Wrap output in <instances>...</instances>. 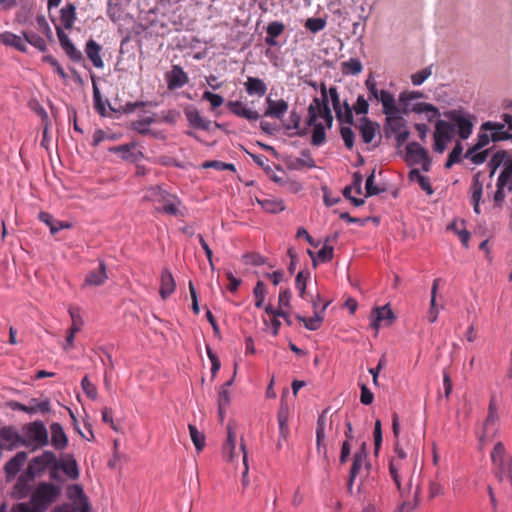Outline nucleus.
<instances>
[{"label": "nucleus", "instance_id": "obj_1", "mask_svg": "<svg viewBox=\"0 0 512 512\" xmlns=\"http://www.w3.org/2000/svg\"><path fill=\"white\" fill-rule=\"evenodd\" d=\"M48 467L52 468L51 478H55L58 469L57 457L51 451H45L41 455L33 458L27 469L20 475L16 487L28 488L29 484L44 472Z\"/></svg>", "mask_w": 512, "mask_h": 512}, {"label": "nucleus", "instance_id": "obj_2", "mask_svg": "<svg viewBox=\"0 0 512 512\" xmlns=\"http://www.w3.org/2000/svg\"><path fill=\"white\" fill-rule=\"evenodd\" d=\"M379 96L378 100L382 103L385 115L395 114L396 112L409 113L416 111V103H412L416 99L414 92L401 93L398 103H396L394 96L386 90H380Z\"/></svg>", "mask_w": 512, "mask_h": 512}, {"label": "nucleus", "instance_id": "obj_3", "mask_svg": "<svg viewBox=\"0 0 512 512\" xmlns=\"http://www.w3.org/2000/svg\"><path fill=\"white\" fill-rule=\"evenodd\" d=\"M321 98L315 97L308 106L307 125H312L317 119L322 118L327 127L331 128L333 124V116L329 107L327 88L325 83L320 85Z\"/></svg>", "mask_w": 512, "mask_h": 512}, {"label": "nucleus", "instance_id": "obj_4", "mask_svg": "<svg viewBox=\"0 0 512 512\" xmlns=\"http://www.w3.org/2000/svg\"><path fill=\"white\" fill-rule=\"evenodd\" d=\"M23 440L25 447H31L32 450L42 448L49 443L48 431L42 421H34L25 424L22 427Z\"/></svg>", "mask_w": 512, "mask_h": 512}, {"label": "nucleus", "instance_id": "obj_5", "mask_svg": "<svg viewBox=\"0 0 512 512\" xmlns=\"http://www.w3.org/2000/svg\"><path fill=\"white\" fill-rule=\"evenodd\" d=\"M61 490L51 483H40L31 496L34 512H45L56 501Z\"/></svg>", "mask_w": 512, "mask_h": 512}, {"label": "nucleus", "instance_id": "obj_6", "mask_svg": "<svg viewBox=\"0 0 512 512\" xmlns=\"http://www.w3.org/2000/svg\"><path fill=\"white\" fill-rule=\"evenodd\" d=\"M144 199L161 204V207L156 208L157 211L175 216L179 214L181 201L176 196L171 195L160 187L148 189Z\"/></svg>", "mask_w": 512, "mask_h": 512}, {"label": "nucleus", "instance_id": "obj_7", "mask_svg": "<svg viewBox=\"0 0 512 512\" xmlns=\"http://www.w3.org/2000/svg\"><path fill=\"white\" fill-rule=\"evenodd\" d=\"M406 114L407 113L404 112H396L395 114L386 115V133H391L395 136L398 146L403 145L409 136V131L406 128L403 118V115Z\"/></svg>", "mask_w": 512, "mask_h": 512}, {"label": "nucleus", "instance_id": "obj_8", "mask_svg": "<svg viewBox=\"0 0 512 512\" xmlns=\"http://www.w3.org/2000/svg\"><path fill=\"white\" fill-rule=\"evenodd\" d=\"M445 116L453 122L461 139L466 140L469 138L472 133L473 123L468 113L465 114L461 110H451L446 112Z\"/></svg>", "mask_w": 512, "mask_h": 512}, {"label": "nucleus", "instance_id": "obj_9", "mask_svg": "<svg viewBox=\"0 0 512 512\" xmlns=\"http://www.w3.org/2000/svg\"><path fill=\"white\" fill-rule=\"evenodd\" d=\"M9 406L12 410L22 411L31 415L36 414L38 412L46 414L49 413L51 410V404L49 399L39 401L36 398H32L30 399L28 405L13 401L9 404Z\"/></svg>", "mask_w": 512, "mask_h": 512}, {"label": "nucleus", "instance_id": "obj_10", "mask_svg": "<svg viewBox=\"0 0 512 512\" xmlns=\"http://www.w3.org/2000/svg\"><path fill=\"white\" fill-rule=\"evenodd\" d=\"M370 317L371 327L375 329L376 334L381 326H390L395 319V316L388 304L381 307H375L371 311Z\"/></svg>", "mask_w": 512, "mask_h": 512}, {"label": "nucleus", "instance_id": "obj_11", "mask_svg": "<svg viewBox=\"0 0 512 512\" xmlns=\"http://www.w3.org/2000/svg\"><path fill=\"white\" fill-rule=\"evenodd\" d=\"M0 439L4 442L5 448L8 450L24 446L23 434L20 435L12 426H4L0 429Z\"/></svg>", "mask_w": 512, "mask_h": 512}, {"label": "nucleus", "instance_id": "obj_12", "mask_svg": "<svg viewBox=\"0 0 512 512\" xmlns=\"http://www.w3.org/2000/svg\"><path fill=\"white\" fill-rule=\"evenodd\" d=\"M267 108L264 112V116L282 119L287 113L289 105L284 99L273 100L271 97L266 98Z\"/></svg>", "mask_w": 512, "mask_h": 512}, {"label": "nucleus", "instance_id": "obj_13", "mask_svg": "<svg viewBox=\"0 0 512 512\" xmlns=\"http://www.w3.org/2000/svg\"><path fill=\"white\" fill-rule=\"evenodd\" d=\"M226 105L228 110L238 117L249 121H256L260 118L257 111L247 108L241 101H228Z\"/></svg>", "mask_w": 512, "mask_h": 512}, {"label": "nucleus", "instance_id": "obj_14", "mask_svg": "<svg viewBox=\"0 0 512 512\" xmlns=\"http://www.w3.org/2000/svg\"><path fill=\"white\" fill-rule=\"evenodd\" d=\"M236 437L235 426L229 422L227 425V439L222 447L223 457L229 462H233L235 459Z\"/></svg>", "mask_w": 512, "mask_h": 512}, {"label": "nucleus", "instance_id": "obj_15", "mask_svg": "<svg viewBox=\"0 0 512 512\" xmlns=\"http://www.w3.org/2000/svg\"><path fill=\"white\" fill-rule=\"evenodd\" d=\"M167 85L170 90L183 87L188 83L189 78L180 66H173L172 70L166 75Z\"/></svg>", "mask_w": 512, "mask_h": 512}, {"label": "nucleus", "instance_id": "obj_16", "mask_svg": "<svg viewBox=\"0 0 512 512\" xmlns=\"http://www.w3.org/2000/svg\"><path fill=\"white\" fill-rule=\"evenodd\" d=\"M329 304L330 302L326 301L322 305L320 311H315L312 317L306 318L304 316L297 315L296 318L304 324L306 329L311 331L318 330L322 325V322L324 320V313Z\"/></svg>", "mask_w": 512, "mask_h": 512}, {"label": "nucleus", "instance_id": "obj_17", "mask_svg": "<svg viewBox=\"0 0 512 512\" xmlns=\"http://www.w3.org/2000/svg\"><path fill=\"white\" fill-rule=\"evenodd\" d=\"M244 88L249 96L262 97L267 92V85L265 82L257 77L249 76L244 82Z\"/></svg>", "mask_w": 512, "mask_h": 512}, {"label": "nucleus", "instance_id": "obj_18", "mask_svg": "<svg viewBox=\"0 0 512 512\" xmlns=\"http://www.w3.org/2000/svg\"><path fill=\"white\" fill-rule=\"evenodd\" d=\"M110 151L119 154L122 159L131 162H136L143 156L140 151L136 150L135 143H129L113 147L110 149Z\"/></svg>", "mask_w": 512, "mask_h": 512}, {"label": "nucleus", "instance_id": "obj_19", "mask_svg": "<svg viewBox=\"0 0 512 512\" xmlns=\"http://www.w3.org/2000/svg\"><path fill=\"white\" fill-rule=\"evenodd\" d=\"M51 444L57 450H63L68 444V438L61 424L55 422L50 425Z\"/></svg>", "mask_w": 512, "mask_h": 512}, {"label": "nucleus", "instance_id": "obj_20", "mask_svg": "<svg viewBox=\"0 0 512 512\" xmlns=\"http://www.w3.org/2000/svg\"><path fill=\"white\" fill-rule=\"evenodd\" d=\"M185 115H186V118H187L188 122L190 123V125L193 126L194 128L201 129V130H209L210 129L211 121L203 118L201 116L200 112L196 108L189 107V108L185 109Z\"/></svg>", "mask_w": 512, "mask_h": 512}, {"label": "nucleus", "instance_id": "obj_21", "mask_svg": "<svg viewBox=\"0 0 512 512\" xmlns=\"http://www.w3.org/2000/svg\"><path fill=\"white\" fill-rule=\"evenodd\" d=\"M107 280L106 265L104 262H100L96 270L90 271L84 281V285L87 286H100Z\"/></svg>", "mask_w": 512, "mask_h": 512}, {"label": "nucleus", "instance_id": "obj_22", "mask_svg": "<svg viewBox=\"0 0 512 512\" xmlns=\"http://www.w3.org/2000/svg\"><path fill=\"white\" fill-rule=\"evenodd\" d=\"M101 50H102V47L93 39H90L89 41H87L86 47H85V53L96 68L104 67V62L100 55Z\"/></svg>", "mask_w": 512, "mask_h": 512}, {"label": "nucleus", "instance_id": "obj_23", "mask_svg": "<svg viewBox=\"0 0 512 512\" xmlns=\"http://www.w3.org/2000/svg\"><path fill=\"white\" fill-rule=\"evenodd\" d=\"M176 288V284L171 272L168 269H164L161 273V286H160V296L162 299L168 298Z\"/></svg>", "mask_w": 512, "mask_h": 512}, {"label": "nucleus", "instance_id": "obj_24", "mask_svg": "<svg viewBox=\"0 0 512 512\" xmlns=\"http://www.w3.org/2000/svg\"><path fill=\"white\" fill-rule=\"evenodd\" d=\"M455 133V125L453 122L444 121V120H437L435 123V132L434 136L444 138L446 141H451L454 137Z\"/></svg>", "mask_w": 512, "mask_h": 512}, {"label": "nucleus", "instance_id": "obj_25", "mask_svg": "<svg viewBox=\"0 0 512 512\" xmlns=\"http://www.w3.org/2000/svg\"><path fill=\"white\" fill-rule=\"evenodd\" d=\"M39 219L49 227L51 234H56L62 229H68L71 227L70 223L56 220L48 212H40Z\"/></svg>", "mask_w": 512, "mask_h": 512}, {"label": "nucleus", "instance_id": "obj_26", "mask_svg": "<svg viewBox=\"0 0 512 512\" xmlns=\"http://www.w3.org/2000/svg\"><path fill=\"white\" fill-rule=\"evenodd\" d=\"M418 118H425L427 121L432 122L439 120V109L430 103L418 102L417 105Z\"/></svg>", "mask_w": 512, "mask_h": 512}, {"label": "nucleus", "instance_id": "obj_27", "mask_svg": "<svg viewBox=\"0 0 512 512\" xmlns=\"http://www.w3.org/2000/svg\"><path fill=\"white\" fill-rule=\"evenodd\" d=\"M0 43L6 46H12L21 52H25L27 49L25 41L21 36L8 31L0 34Z\"/></svg>", "mask_w": 512, "mask_h": 512}, {"label": "nucleus", "instance_id": "obj_28", "mask_svg": "<svg viewBox=\"0 0 512 512\" xmlns=\"http://www.w3.org/2000/svg\"><path fill=\"white\" fill-rule=\"evenodd\" d=\"M27 460V453L24 451L18 452L11 460L5 465V472L8 476H15L20 468Z\"/></svg>", "mask_w": 512, "mask_h": 512}, {"label": "nucleus", "instance_id": "obj_29", "mask_svg": "<svg viewBox=\"0 0 512 512\" xmlns=\"http://www.w3.org/2000/svg\"><path fill=\"white\" fill-rule=\"evenodd\" d=\"M366 456H367L366 447H365V443H363L361 446V449L355 453L354 458H353V463H352V467H351L350 475H349L350 485L352 484L353 480L356 478L357 474L361 470V468L366 460Z\"/></svg>", "mask_w": 512, "mask_h": 512}, {"label": "nucleus", "instance_id": "obj_30", "mask_svg": "<svg viewBox=\"0 0 512 512\" xmlns=\"http://www.w3.org/2000/svg\"><path fill=\"white\" fill-rule=\"evenodd\" d=\"M358 129L365 143L368 144L372 142L375 137L377 127L371 120H369L367 117L361 118Z\"/></svg>", "mask_w": 512, "mask_h": 512}, {"label": "nucleus", "instance_id": "obj_31", "mask_svg": "<svg viewBox=\"0 0 512 512\" xmlns=\"http://www.w3.org/2000/svg\"><path fill=\"white\" fill-rule=\"evenodd\" d=\"M76 20V7L68 3L60 10V23L65 29H71Z\"/></svg>", "mask_w": 512, "mask_h": 512}, {"label": "nucleus", "instance_id": "obj_32", "mask_svg": "<svg viewBox=\"0 0 512 512\" xmlns=\"http://www.w3.org/2000/svg\"><path fill=\"white\" fill-rule=\"evenodd\" d=\"M285 30V25L279 21L270 22L266 28V44L275 46L277 44L276 38L279 37Z\"/></svg>", "mask_w": 512, "mask_h": 512}, {"label": "nucleus", "instance_id": "obj_33", "mask_svg": "<svg viewBox=\"0 0 512 512\" xmlns=\"http://www.w3.org/2000/svg\"><path fill=\"white\" fill-rule=\"evenodd\" d=\"M404 159L410 167L409 179L411 181L416 180V142H410L405 148Z\"/></svg>", "mask_w": 512, "mask_h": 512}, {"label": "nucleus", "instance_id": "obj_34", "mask_svg": "<svg viewBox=\"0 0 512 512\" xmlns=\"http://www.w3.org/2000/svg\"><path fill=\"white\" fill-rule=\"evenodd\" d=\"M510 158V154L505 150L497 151L488 162V166L490 168V176L492 177L496 170L503 165L506 167V163H508V159Z\"/></svg>", "mask_w": 512, "mask_h": 512}, {"label": "nucleus", "instance_id": "obj_35", "mask_svg": "<svg viewBox=\"0 0 512 512\" xmlns=\"http://www.w3.org/2000/svg\"><path fill=\"white\" fill-rule=\"evenodd\" d=\"M341 70L345 75H358L362 72L363 66L359 59L350 58L342 63Z\"/></svg>", "mask_w": 512, "mask_h": 512}, {"label": "nucleus", "instance_id": "obj_36", "mask_svg": "<svg viewBox=\"0 0 512 512\" xmlns=\"http://www.w3.org/2000/svg\"><path fill=\"white\" fill-rule=\"evenodd\" d=\"M463 146L461 142L457 141L453 149L448 155L447 161L444 165L446 169H450L454 164L462 161Z\"/></svg>", "mask_w": 512, "mask_h": 512}, {"label": "nucleus", "instance_id": "obj_37", "mask_svg": "<svg viewBox=\"0 0 512 512\" xmlns=\"http://www.w3.org/2000/svg\"><path fill=\"white\" fill-rule=\"evenodd\" d=\"M479 178L480 173H477L473 176L472 184L470 187L472 203H480L482 198L483 184Z\"/></svg>", "mask_w": 512, "mask_h": 512}, {"label": "nucleus", "instance_id": "obj_38", "mask_svg": "<svg viewBox=\"0 0 512 512\" xmlns=\"http://www.w3.org/2000/svg\"><path fill=\"white\" fill-rule=\"evenodd\" d=\"M313 132L311 137V144L314 146H320L326 141V133L322 123L314 122L312 124Z\"/></svg>", "mask_w": 512, "mask_h": 512}, {"label": "nucleus", "instance_id": "obj_39", "mask_svg": "<svg viewBox=\"0 0 512 512\" xmlns=\"http://www.w3.org/2000/svg\"><path fill=\"white\" fill-rule=\"evenodd\" d=\"M498 467L496 476L502 481L505 477L508 478L512 484V459L507 458L504 463L495 464Z\"/></svg>", "mask_w": 512, "mask_h": 512}, {"label": "nucleus", "instance_id": "obj_40", "mask_svg": "<svg viewBox=\"0 0 512 512\" xmlns=\"http://www.w3.org/2000/svg\"><path fill=\"white\" fill-rule=\"evenodd\" d=\"M155 122V119L152 117H147L144 119L133 121L131 127L133 130L137 131L139 134L148 135L151 134V130L149 126Z\"/></svg>", "mask_w": 512, "mask_h": 512}, {"label": "nucleus", "instance_id": "obj_41", "mask_svg": "<svg viewBox=\"0 0 512 512\" xmlns=\"http://www.w3.org/2000/svg\"><path fill=\"white\" fill-rule=\"evenodd\" d=\"M23 36H24L23 40L25 41V44L29 43V44L33 45L35 48L39 49L40 51L45 50L46 41L38 34L29 31V32H24Z\"/></svg>", "mask_w": 512, "mask_h": 512}, {"label": "nucleus", "instance_id": "obj_42", "mask_svg": "<svg viewBox=\"0 0 512 512\" xmlns=\"http://www.w3.org/2000/svg\"><path fill=\"white\" fill-rule=\"evenodd\" d=\"M233 379L228 380L225 382L218 393V406L227 407L230 404L231 401V395L229 391V387L232 385Z\"/></svg>", "mask_w": 512, "mask_h": 512}, {"label": "nucleus", "instance_id": "obj_43", "mask_svg": "<svg viewBox=\"0 0 512 512\" xmlns=\"http://www.w3.org/2000/svg\"><path fill=\"white\" fill-rule=\"evenodd\" d=\"M189 433L191 440L198 451H201L205 446V436L200 432L195 425L189 424Z\"/></svg>", "mask_w": 512, "mask_h": 512}, {"label": "nucleus", "instance_id": "obj_44", "mask_svg": "<svg viewBox=\"0 0 512 512\" xmlns=\"http://www.w3.org/2000/svg\"><path fill=\"white\" fill-rule=\"evenodd\" d=\"M68 496L70 499H73L76 501V499H79L80 505H83V509H86L88 507V504L86 502V497L84 495L83 489L79 485H72L67 490ZM81 512H85L82 510Z\"/></svg>", "mask_w": 512, "mask_h": 512}, {"label": "nucleus", "instance_id": "obj_45", "mask_svg": "<svg viewBox=\"0 0 512 512\" xmlns=\"http://www.w3.org/2000/svg\"><path fill=\"white\" fill-rule=\"evenodd\" d=\"M309 277H310L309 271H300L296 276L295 286H296V289L299 291V296L303 299L306 296V286H307V281H308Z\"/></svg>", "mask_w": 512, "mask_h": 512}, {"label": "nucleus", "instance_id": "obj_46", "mask_svg": "<svg viewBox=\"0 0 512 512\" xmlns=\"http://www.w3.org/2000/svg\"><path fill=\"white\" fill-rule=\"evenodd\" d=\"M93 100H94V108L95 110L102 116H105L106 115V108H105V103L102 99V96H101V93H100V90L97 86V84L95 83V81L93 80Z\"/></svg>", "mask_w": 512, "mask_h": 512}, {"label": "nucleus", "instance_id": "obj_47", "mask_svg": "<svg viewBox=\"0 0 512 512\" xmlns=\"http://www.w3.org/2000/svg\"><path fill=\"white\" fill-rule=\"evenodd\" d=\"M81 387L84 393L92 400H96L98 397V390L94 383L91 382L89 377L85 375L81 381Z\"/></svg>", "mask_w": 512, "mask_h": 512}, {"label": "nucleus", "instance_id": "obj_48", "mask_svg": "<svg viewBox=\"0 0 512 512\" xmlns=\"http://www.w3.org/2000/svg\"><path fill=\"white\" fill-rule=\"evenodd\" d=\"M61 469L71 479H77L79 476L77 463L73 459L63 461Z\"/></svg>", "mask_w": 512, "mask_h": 512}, {"label": "nucleus", "instance_id": "obj_49", "mask_svg": "<svg viewBox=\"0 0 512 512\" xmlns=\"http://www.w3.org/2000/svg\"><path fill=\"white\" fill-rule=\"evenodd\" d=\"M253 294L256 299L255 306L261 308L264 304L266 296V286L262 281H258L253 289Z\"/></svg>", "mask_w": 512, "mask_h": 512}, {"label": "nucleus", "instance_id": "obj_50", "mask_svg": "<svg viewBox=\"0 0 512 512\" xmlns=\"http://www.w3.org/2000/svg\"><path fill=\"white\" fill-rule=\"evenodd\" d=\"M304 26L310 32L317 33L325 28L326 20L323 18H308Z\"/></svg>", "mask_w": 512, "mask_h": 512}, {"label": "nucleus", "instance_id": "obj_51", "mask_svg": "<svg viewBox=\"0 0 512 512\" xmlns=\"http://www.w3.org/2000/svg\"><path fill=\"white\" fill-rule=\"evenodd\" d=\"M336 118L340 123L353 124V110L347 101L341 107V115L336 116Z\"/></svg>", "mask_w": 512, "mask_h": 512}, {"label": "nucleus", "instance_id": "obj_52", "mask_svg": "<svg viewBox=\"0 0 512 512\" xmlns=\"http://www.w3.org/2000/svg\"><path fill=\"white\" fill-rule=\"evenodd\" d=\"M262 208L270 213H277L284 209L282 202L271 199L257 200Z\"/></svg>", "mask_w": 512, "mask_h": 512}, {"label": "nucleus", "instance_id": "obj_53", "mask_svg": "<svg viewBox=\"0 0 512 512\" xmlns=\"http://www.w3.org/2000/svg\"><path fill=\"white\" fill-rule=\"evenodd\" d=\"M417 159L418 165L420 164L422 166V170L425 172L429 171L431 166V159L427 150L424 147H421L419 144L417 149Z\"/></svg>", "mask_w": 512, "mask_h": 512}, {"label": "nucleus", "instance_id": "obj_54", "mask_svg": "<svg viewBox=\"0 0 512 512\" xmlns=\"http://www.w3.org/2000/svg\"><path fill=\"white\" fill-rule=\"evenodd\" d=\"M509 183L507 179L499 175L497 179V190L494 194V201L497 205H501V203L505 199L504 187Z\"/></svg>", "mask_w": 512, "mask_h": 512}, {"label": "nucleus", "instance_id": "obj_55", "mask_svg": "<svg viewBox=\"0 0 512 512\" xmlns=\"http://www.w3.org/2000/svg\"><path fill=\"white\" fill-rule=\"evenodd\" d=\"M481 131H498L503 134H511L508 130H506L505 122H494V121H486L480 126Z\"/></svg>", "mask_w": 512, "mask_h": 512}, {"label": "nucleus", "instance_id": "obj_56", "mask_svg": "<svg viewBox=\"0 0 512 512\" xmlns=\"http://www.w3.org/2000/svg\"><path fill=\"white\" fill-rule=\"evenodd\" d=\"M329 239L325 241L324 246L317 253V261L322 263H326L332 260L334 249L332 246L328 245Z\"/></svg>", "mask_w": 512, "mask_h": 512}, {"label": "nucleus", "instance_id": "obj_57", "mask_svg": "<svg viewBox=\"0 0 512 512\" xmlns=\"http://www.w3.org/2000/svg\"><path fill=\"white\" fill-rule=\"evenodd\" d=\"M390 473H391V476H392L393 480L395 481V483L397 485V488H398L399 493H400V497L404 498L407 494H410V491H411V488H412V479L409 480V483L407 484V487L402 488L401 487V483L399 481V476H398L397 470L394 468L393 465L390 466Z\"/></svg>", "mask_w": 512, "mask_h": 512}, {"label": "nucleus", "instance_id": "obj_58", "mask_svg": "<svg viewBox=\"0 0 512 512\" xmlns=\"http://www.w3.org/2000/svg\"><path fill=\"white\" fill-rule=\"evenodd\" d=\"M68 312L72 320L70 328L73 329L74 331H80L83 325V320L81 318L79 309L76 307H70L68 309Z\"/></svg>", "mask_w": 512, "mask_h": 512}, {"label": "nucleus", "instance_id": "obj_59", "mask_svg": "<svg viewBox=\"0 0 512 512\" xmlns=\"http://www.w3.org/2000/svg\"><path fill=\"white\" fill-rule=\"evenodd\" d=\"M327 94L331 98L332 106H333L336 116L341 115V107L343 104L340 101V97H339L337 88L335 86L330 87L329 90L327 91Z\"/></svg>", "mask_w": 512, "mask_h": 512}, {"label": "nucleus", "instance_id": "obj_60", "mask_svg": "<svg viewBox=\"0 0 512 512\" xmlns=\"http://www.w3.org/2000/svg\"><path fill=\"white\" fill-rule=\"evenodd\" d=\"M203 168H214L216 170H230V171H233L235 172L236 171V168H235V165L232 164V163H225V162H221V161H217V160H214V161H206L202 164Z\"/></svg>", "mask_w": 512, "mask_h": 512}, {"label": "nucleus", "instance_id": "obj_61", "mask_svg": "<svg viewBox=\"0 0 512 512\" xmlns=\"http://www.w3.org/2000/svg\"><path fill=\"white\" fill-rule=\"evenodd\" d=\"M491 458L494 464L504 463V460L507 459L505 457V448L501 442L495 444L493 451L491 453Z\"/></svg>", "mask_w": 512, "mask_h": 512}, {"label": "nucleus", "instance_id": "obj_62", "mask_svg": "<svg viewBox=\"0 0 512 512\" xmlns=\"http://www.w3.org/2000/svg\"><path fill=\"white\" fill-rule=\"evenodd\" d=\"M202 99L209 101L211 109H216L224 103V98L219 94H214L210 91H205L202 95Z\"/></svg>", "mask_w": 512, "mask_h": 512}, {"label": "nucleus", "instance_id": "obj_63", "mask_svg": "<svg viewBox=\"0 0 512 512\" xmlns=\"http://www.w3.org/2000/svg\"><path fill=\"white\" fill-rule=\"evenodd\" d=\"M341 137L344 141L345 146L351 150L354 146V132L349 126H342L340 129Z\"/></svg>", "mask_w": 512, "mask_h": 512}, {"label": "nucleus", "instance_id": "obj_64", "mask_svg": "<svg viewBox=\"0 0 512 512\" xmlns=\"http://www.w3.org/2000/svg\"><path fill=\"white\" fill-rule=\"evenodd\" d=\"M287 420V414L283 411H280L278 413L279 433L280 437L283 438L284 440H286L289 435V427L287 424Z\"/></svg>", "mask_w": 512, "mask_h": 512}]
</instances>
